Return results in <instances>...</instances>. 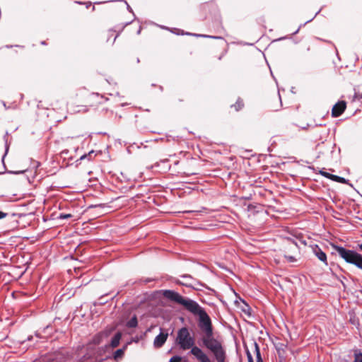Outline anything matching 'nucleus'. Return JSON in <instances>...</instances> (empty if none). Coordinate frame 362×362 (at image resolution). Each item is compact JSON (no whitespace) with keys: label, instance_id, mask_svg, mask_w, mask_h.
Returning <instances> with one entry per match:
<instances>
[{"label":"nucleus","instance_id":"obj_6","mask_svg":"<svg viewBox=\"0 0 362 362\" xmlns=\"http://www.w3.org/2000/svg\"><path fill=\"white\" fill-rule=\"evenodd\" d=\"M346 108V103L344 100L338 101L332 109V116L338 117L341 116Z\"/></svg>","mask_w":362,"mask_h":362},{"label":"nucleus","instance_id":"obj_24","mask_svg":"<svg viewBox=\"0 0 362 362\" xmlns=\"http://www.w3.org/2000/svg\"><path fill=\"white\" fill-rule=\"evenodd\" d=\"M176 343L177 344H181V329H179L177 331Z\"/></svg>","mask_w":362,"mask_h":362},{"label":"nucleus","instance_id":"obj_4","mask_svg":"<svg viewBox=\"0 0 362 362\" xmlns=\"http://www.w3.org/2000/svg\"><path fill=\"white\" fill-rule=\"evenodd\" d=\"M187 349H190L189 354L192 355L198 361L209 357L199 346L195 345L194 337L192 335L184 339V349L182 350Z\"/></svg>","mask_w":362,"mask_h":362},{"label":"nucleus","instance_id":"obj_25","mask_svg":"<svg viewBox=\"0 0 362 362\" xmlns=\"http://www.w3.org/2000/svg\"><path fill=\"white\" fill-rule=\"evenodd\" d=\"M169 362H181V356H175L170 359Z\"/></svg>","mask_w":362,"mask_h":362},{"label":"nucleus","instance_id":"obj_23","mask_svg":"<svg viewBox=\"0 0 362 362\" xmlns=\"http://www.w3.org/2000/svg\"><path fill=\"white\" fill-rule=\"evenodd\" d=\"M320 174L322 176H323V177H326V178H328V179H329V180H331V179H332V175H333V174H331V173H327V172L325 171L324 170H320Z\"/></svg>","mask_w":362,"mask_h":362},{"label":"nucleus","instance_id":"obj_30","mask_svg":"<svg viewBox=\"0 0 362 362\" xmlns=\"http://www.w3.org/2000/svg\"><path fill=\"white\" fill-rule=\"evenodd\" d=\"M190 264H191V263L186 260V261H185L184 264H182V266H184L185 267H188Z\"/></svg>","mask_w":362,"mask_h":362},{"label":"nucleus","instance_id":"obj_15","mask_svg":"<svg viewBox=\"0 0 362 362\" xmlns=\"http://www.w3.org/2000/svg\"><path fill=\"white\" fill-rule=\"evenodd\" d=\"M349 322L354 325L355 327H358L359 326V320L358 318L354 315L353 313H349Z\"/></svg>","mask_w":362,"mask_h":362},{"label":"nucleus","instance_id":"obj_37","mask_svg":"<svg viewBox=\"0 0 362 362\" xmlns=\"http://www.w3.org/2000/svg\"><path fill=\"white\" fill-rule=\"evenodd\" d=\"M223 54H223L222 55H221V56L218 57V60H221V59H222V57H223Z\"/></svg>","mask_w":362,"mask_h":362},{"label":"nucleus","instance_id":"obj_28","mask_svg":"<svg viewBox=\"0 0 362 362\" xmlns=\"http://www.w3.org/2000/svg\"><path fill=\"white\" fill-rule=\"evenodd\" d=\"M194 212H197V211H194V210H182V216H183L185 214H190V213H194Z\"/></svg>","mask_w":362,"mask_h":362},{"label":"nucleus","instance_id":"obj_10","mask_svg":"<svg viewBox=\"0 0 362 362\" xmlns=\"http://www.w3.org/2000/svg\"><path fill=\"white\" fill-rule=\"evenodd\" d=\"M193 187H190L189 183L186 181L182 180V195L189 194L191 193L197 194L198 191L195 189V185H192Z\"/></svg>","mask_w":362,"mask_h":362},{"label":"nucleus","instance_id":"obj_18","mask_svg":"<svg viewBox=\"0 0 362 362\" xmlns=\"http://www.w3.org/2000/svg\"><path fill=\"white\" fill-rule=\"evenodd\" d=\"M243 101L240 98L237 100L236 103L234 105H231V107H235L236 111H239L240 110H241L243 107Z\"/></svg>","mask_w":362,"mask_h":362},{"label":"nucleus","instance_id":"obj_22","mask_svg":"<svg viewBox=\"0 0 362 362\" xmlns=\"http://www.w3.org/2000/svg\"><path fill=\"white\" fill-rule=\"evenodd\" d=\"M245 354H246V356H247V361L248 362H254L252 355L250 353V351L248 349V348L247 346H245Z\"/></svg>","mask_w":362,"mask_h":362},{"label":"nucleus","instance_id":"obj_20","mask_svg":"<svg viewBox=\"0 0 362 362\" xmlns=\"http://www.w3.org/2000/svg\"><path fill=\"white\" fill-rule=\"evenodd\" d=\"M320 10H319V11L315 13V15L314 16V17H313V18H312L311 19H310V20L307 21H306V22H305L304 23L301 24V25L298 27V28L297 30H295V31L293 33V35H296V34L299 32L300 29L303 26H304L305 25H306L307 23H310V22H311V21L314 19V18H315V16H316L320 13Z\"/></svg>","mask_w":362,"mask_h":362},{"label":"nucleus","instance_id":"obj_32","mask_svg":"<svg viewBox=\"0 0 362 362\" xmlns=\"http://www.w3.org/2000/svg\"><path fill=\"white\" fill-rule=\"evenodd\" d=\"M199 362H211L210 358L209 357L200 361Z\"/></svg>","mask_w":362,"mask_h":362},{"label":"nucleus","instance_id":"obj_35","mask_svg":"<svg viewBox=\"0 0 362 362\" xmlns=\"http://www.w3.org/2000/svg\"><path fill=\"white\" fill-rule=\"evenodd\" d=\"M177 30V32L175 33L177 35H179L180 34V30L178 29H175Z\"/></svg>","mask_w":362,"mask_h":362},{"label":"nucleus","instance_id":"obj_13","mask_svg":"<svg viewBox=\"0 0 362 362\" xmlns=\"http://www.w3.org/2000/svg\"><path fill=\"white\" fill-rule=\"evenodd\" d=\"M182 35H192L191 33H189L188 32H184L183 30L182 32ZM192 35L196 37H206V38H212V39H223L222 37H219V36L208 35H203V34H192Z\"/></svg>","mask_w":362,"mask_h":362},{"label":"nucleus","instance_id":"obj_7","mask_svg":"<svg viewBox=\"0 0 362 362\" xmlns=\"http://www.w3.org/2000/svg\"><path fill=\"white\" fill-rule=\"evenodd\" d=\"M168 333H165L161 330L160 333L156 337L153 341V345L156 348L161 347L167 340Z\"/></svg>","mask_w":362,"mask_h":362},{"label":"nucleus","instance_id":"obj_12","mask_svg":"<svg viewBox=\"0 0 362 362\" xmlns=\"http://www.w3.org/2000/svg\"><path fill=\"white\" fill-rule=\"evenodd\" d=\"M253 345L255 346V355H256V361L257 362H264L263 359L262 358V356H261L260 349H259V344L255 341H253Z\"/></svg>","mask_w":362,"mask_h":362},{"label":"nucleus","instance_id":"obj_2","mask_svg":"<svg viewBox=\"0 0 362 362\" xmlns=\"http://www.w3.org/2000/svg\"><path fill=\"white\" fill-rule=\"evenodd\" d=\"M182 309H185L192 315L198 317V326L204 324L211 320L205 309L196 300L182 296Z\"/></svg>","mask_w":362,"mask_h":362},{"label":"nucleus","instance_id":"obj_9","mask_svg":"<svg viewBox=\"0 0 362 362\" xmlns=\"http://www.w3.org/2000/svg\"><path fill=\"white\" fill-rule=\"evenodd\" d=\"M313 252L315 255L322 262H324L326 265L327 264V255L325 252H323L321 248H320L317 245L313 248Z\"/></svg>","mask_w":362,"mask_h":362},{"label":"nucleus","instance_id":"obj_1","mask_svg":"<svg viewBox=\"0 0 362 362\" xmlns=\"http://www.w3.org/2000/svg\"><path fill=\"white\" fill-rule=\"evenodd\" d=\"M199 329L204 335L199 339V345H203L214 356L217 362H225L226 358V351L221 344L214 336V328L211 320L200 325Z\"/></svg>","mask_w":362,"mask_h":362},{"label":"nucleus","instance_id":"obj_16","mask_svg":"<svg viewBox=\"0 0 362 362\" xmlns=\"http://www.w3.org/2000/svg\"><path fill=\"white\" fill-rule=\"evenodd\" d=\"M137 318L136 316H134L127 322V327L129 328H134L137 326Z\"/></svg>","mask_w":362,"mask_h":362},{"label":"nucleus","instance_id":"obj_36","mask_svg":"<svg viewBox=\"0 0 362 362\" xmlns=\"http://www.w3.org/2000/svg\"><path fill=\"white\" fill-rule=\"evenodd\" d=\"M105 335L106 337L108 335V333L107 332H104V333H102V335Z\"/></svg>","mask_w":362,"mask_h":362},{"label":"nucleus","instance_id":"obj_21","mask_svg":"<svg viewBox=\"0 0 362 362\" xmlns=\"http://www.w3.org/2000/svg\"><path fill=\"white\" fill-rule=\"evenodd\" d=\"M124 354V349H117L114 354V358L118 360L121 358Z\"/></svg>","mask_w":362,"mask_h":362},{"label":"nucleus","instance_id":"obj_17","mask_svg":"<svg viewBox=\"0 0 362 362\" xmlns=\"http://www.w3.org/2000/svg\"><path fill=\"white\" fill-rule=\"evenodd\" d=\"M353 362H362V352L360 350L354 351V361Z\"/></svg>","mask_w":362,"mask_h":362},{"label":"nucleus","instance_id":"obj_31","mask_svg":"<svg viewBox=\"0 0 362 362\" xmlns=\"http://www.w3.org/2000/svg\"><path fill=\"white\" fill-rule=\"evenodd\" d=\"M336 278L340 281L341 284H342L343 287L345 288H346V285L344 283L343 280H341L339 277H338L337 276H336Z\"/></svg>","mask_w":362,"mask_h":362},{"label":"nucleus","instance_id":"obj_26","mask_svg":"<svg viewBox=\"0 0 362 362\" xmlns=\"http://www.w3.org/2000/svg\"><path fill=\"white\" fill-rule=\"evenodd\" d=\"M71 216H72L70 214H60L59 218L61 219H65V218H71Z\"/></svg>","mask_w":362,"mask_h":362},{"label":"nucleus","instance_id":"obj_27","mask_svg":"<svg viewBox=\"0 0 362 362\" xmlns=\"http://www.w3.org/2000/svg\"><path fill=\"white\" fill-rule=\"evenodd\" d=\"M285 257L288 259L289 262H293L296 261V258L291 255H285Z\"/></svg>","mask_w":362,"mask_h":362},{"label":"nucleus","instance_id":"obj_5","mask_svg":"<svg viewBox=\"0 0 362 362\" xmlns=\"http://www.w3.org/2000/svg\"><path fill=\"white\" fill-rule=\"evenodd\" d=\"M182 279L185 280L182 281V286L191 288L196 291H201V288L199 286L208 288L204 284L195 279L189 274H182Z\"/></svg>","mask_w":362,"mask_h":362},{"label":"nucleus","instance_id":"obj_3","mask_svg":"<svg viewBox=\"0 0 362 362\" xmlns=\"http://www.w3.org/2000/svg\"><path fill=\"white\" fill-rule=\"evenodd\" d=\"M334 250L343 259L346 263L353 264L356 267L362 270V255L354 250L346 249L344 247L332 245Z\"/></svg>","mask_w":362,"mask_h":362},{"label":"nucleus","instance_id":"obj_39","mask_svg":"<svg viewBox=\"0 0 362 362\" xmlns=\"http://www.w3.org/2000/svg\"><path fill=\"white\" fill-rule=\"evenodd\" d=\"M86 156V155H85V156H83L81 158V159H83Z\"/></svg>","mask_w":362,"mask_h":362},{"label":"nucleus","instance_id":"obj_34","mask_svg":"<svg viewBox=\"0 0 362 362\" xmlns=\"http://www.w3.org/2000/svg\"><path fill=\"white\" fill-rule=\"evenodd\" d=\"M358 247L359 250H360L361 251H362V243H361V244L358 245Z\"/></svg>","mask_w":362,"mask_h":362},{"label":"nucleus","instance_id":"obj_11","mask_svg":"<svg viewBox=\"0 0 362 362\" xmlns=\"http://www.w3.org/2000/svg\"><path fill=\"white\" fill-rule=\"evenodd\" d=\"M331 180L339 182V183H341V184H347L350 186H352V185L349 183V180H346L343 177H340V176H338L336 175H332Z\"/></svg>","mask_w":362,"mask_h":362},{"label":"nucleus","instance_id":"obj_38","mask_svg":"<svg viewBox=\"0 0 362 362\" xmlns=\"http://www.w3.org/2000/svg\"><path fill=\"white\" fill-rule=\"evenodd\" d=\"M184 228L185 230H188V227H187V226H182V228Z\"/></svg>","mask_w":362,"mask_h":362},{"label":"nucleus","instance_id":"obj_40","mask_svg":"<svg viewBox=\"0 0 362 362\" xmlns=\"http://www.w3.org/2000/svg\"><path fill=\"white\" fill-rule=\"evenodd\" d=\"M182 293H185V291L182 289Z\"/></svg>","mask_w":362,"mask_h":362},{"label":"nucleus","instance_id":"obj_29","mask_svg":"<svg viewBox=\"0 0 362 362\" xmlns=\"http://www.w3.org/2000/svg\"><path fill=\"white\" fill-rule=\"evenodd\" d=\"M6 215L7 214L0 211V219L5 218Z\"/></svg>","mask_w":362,"mask_h":362},{"label":"nucleus","instance_id":"obj_14","mask_svg":"<svg viewBox=\"0 0 362 362\" xmlns=\"http://www.w3.org/2000/svg\"><path fill=\"white\" fill-rule=\"evenodd\" d=\"M121 337H122V334L120 332L116 333L111 340V344H110L111 346L113 348L117 346L119 344Z\"/></svg>","mask_w":362,"mask_h":362},{"label":"nucleus","instance_id":"obj_33","mask_svg":"<svg viewBox=\"0 0 362 362\" xmlns=\"http://www.w3.org/2000/svg\"><path fill=\"white\" fill-rule=\"evenodd\" d=\"M242 301H243V303L245 305V306H246L248 309H250L249 305L245 303V301L244 300H242Z\"/></svg>","mask_w":362,"mask_h":362},{"label":"nucleus","instance_id":"obj_19","mask_svg":"<svg viewBox=\"0 0 362 362\" xmlns=\"http://www.w3.org/2000/svg\"><path fill=\"white\" fill-rule=\"evenodd\" d=\"M190 336L189 329L185 327H182V349H184V339Z\"/></svg>","mask_w":362,"mask_h":362},{"label":"nucleus","instance_id":"obj_8","mask_svg":"<svg viewBox=\"0 0 362 362\" xmlns=\"http://www.w3.org/2000/svg\"><path fill=\"white\" fill-rule=\"evenodd\" d=\"M163 295L168 299H170L173 301L177 302L178 303H181V296H180L177 293L174 292L170 290H165L163 291Z\"/></svg>","mask_w":362,"mask_h":362}]
</instances>
